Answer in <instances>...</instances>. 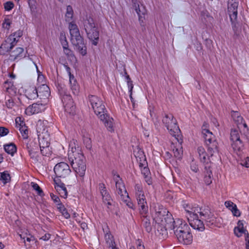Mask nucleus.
<instances>
[{"label":"nucleus","mask_w":249,"mask_h":249,"mask_svg":"<svg viewBox=\"0 0 249 249\" xmlns=\"http://www.w3.org/2000/svg\"><path fill=\"white\" fill-rule=\"evenodd\" d=\"M69 160L76 174L83 177L86 170L85 158L82 153L76 148L72 147L68 151Z\"/></svg>","instance_id":"f257e3e1"},{"label":"nucleus","mask_w":249,"mask_h":249,"mask_svg":"<svg viewBox=\"0 0 249 249\" xmlns=\"http://www.w3.org/2000/svg\"><path fill=\"white\" fill-rule=\"evenodd\" d=\"M69 29L72 44L76 47V50L82 55H85L87 53L86 47L84 43L83 39L80 34L77 25L73 22H70Z\"/></svg>","instance_id":"f03ea898"},{"label":"nucleus","mask_w":249,"mask_h":249,"mask_svg":"<svg viewBox=\"0 0 249 249\" xmlns=\"http://www.w3.org/2000/svg\"><path fill=\"white\" fill-rule=\"evenodd\" d=\"M83 26L88 37L92 41L94 45H97L99 40V32L94 20L91 16H86L83 20Z\"/></svg>","instance_id":"7ed1b4c3"},{"label":"nucleus","mask_w":249,"mask_h":249,"mask_svg":"<svg viewBox=\"0 0 249 249\" xmlns=\"http://www.w3.org/2000/svg\"><path fill=\"white\" fill-rule=\"evenodd\" d=\"M194 211V212H197L198 219L201 220L203 224L204 221L207 226L212 228L217 226L216 217L209 207H199Z\"/></svg>","instance_id":"20e7f679"},{"label":"nucleus","mask_w":249,"mask_h":249,"mask_svg":"<svg viewBox=\"0 0 249 249\" xmlns=\"http://www.w3.org/2000/svg\"><path fill=\"white\" fill-rule=\"evenodd\" d=\"M183 208L185 211L188 213L190 217L188 218L189 221L190 226L194 229L197 230L199 231H203L205 229L204 224L198 219V215L197 212H194L195 210L198 208V207H193L189 203H184Z\"/></svg>","instance_id":"39448f33"},{"label":"nucleus","mask_w":249,"mask_h":249,"mask_svg":"<svg viewBox=\"0 0 249 249\" xmlns=\"http://www.w3.org/2000/svg\"><path fill=\"white\" fill-rule=\"evenodd\" d=\"M168 225L166 224V230H173L176 236L181 234L185 231L190 230L188 225L182 219H177L174 220L172 215H169L167 218Z\"/></svg>","instance_id":"423d86ee"},{"label":"nucleus","mask_w":249,"mask_h":249,"mask_svg":"<svg viewBox=\"0 0 249 249\" xmlns=\"http://www.w3.org/2000/svg\"><path fill=\"white\" fill-rule=\"evenodd\" d=\"M169 215L171 214L162 206L159 204L155 206L154 212L152 213L153 220L165 229L166 228V224L168 225L167 218L169 217Z\"/></svg>","instance_id":"0eeeda50"},{"label":"nucleus","mask_w":249,"mask_h":249,"mask_svg":"<svg viewBox=\"0 0 249 249\" xmlns=\"http://www.w3.org/2000/svg\"><path fill=\"white\" fill-rule=\"evenodd\" d=\"M57 88L65 110L69 114H73L75 112V106L71 97L67 93L64 86L59 85Z\"/></svg>","instance_id":"6e6552de"},{"label":"nucleus","mask_w":249,"mask_h":249,"mask_svg":"<svg viewBox=\"0 0 249 249\" xmlns=\"http://www.w3.org/2000/svg\"><path fill=\"white\" fill-rule=\"evenodd\" d=\"M162 122L169 130L170 134L173 136H179L180 131L177 125V120L171 114H165L162 119Z\"/></svg>","instance_id":"1a4fd4ad"},{"label":"nucleus","mask_w":249,"mask_h":249,"mask_svg":"<svg viewBox=\"0 0 249 249\" xmlns=\"http://www.w3.org/2000/svg\"><path fill=\"white\" fill-rule=\"evenodd\" d=\"M89 102L94 113L100 117L102 114H104L107 111L103 101L95 95H89Z\"/></svg>","instance_id":"9d476101"},{"label":"nucleus","mask_w":249,"mask_h":249,"mask_svg":"<svg viewBox=\"0 0 249 249\" xmlns=\"http://www.w3.org/2000/svg\"><path fill=\"white\" fill-rule=\"evenodd\" d=\"M230 139L232 142L231 146L234 151L240 152L243 149L244 144L240 139V134L237 129H232L231 130Z\"/></svg>","instance_id":"9b49d317"},{"label":"nucleus","mask_w":249,"mask_h":249,"mask_svg":"<svg viewBox=\"0 0 249 249\" xmlns=\"http://www.w3.org/2000/svg\"><path fill=\"white\" fill-rule=\"evenodd\" d=\"M238 0H229L228 3V13L232 24L236 25L237 17Z\"/></svg>","instance_id":"f8f14e48"},{"label":"nucleus","mask_w":249,"mask_h":249,"mask_svg":"<svg viewBox=\"0 0 249 249\" xmlns=\"http://www.w3.org/2000/svg\"><path fill=\"white\" fill-rule=\"evenodd\" d=\"M114 180L116 182V187L117 193L120 196L121 199L123 201H127L129 199L128 195L126 192L125 186L122 182L121 179H120V176L117 175L114 176Z\"/></svg>","instance_id":"ddd939ff"},{"label":"nucleus","mask_w":249,"mask_h":249,"mask_svg":"<svg viewBox=\"0 0 249 249\" xmlns=\"http://www.w3.org/2000/svg\"><path fill=\"white\" fill-rule=\"evenodd\" d=\"M54 172L57 177L59 178H66L70 174L71 171L67 163L64 162H61L57 163L54 166Z\"/></svg>","instance_id":"4468645a"},{"label":"nucleus","mask_w":249,"mask_h":249,"mask_svg":"<svg viewBox=\"0 0 249 249\" xmlns=\"http://www.w3.org/2000/svg\"><path fill=\"white\" fill-rule=\"evenodd\" d=\"M48 122L47 121H38L36 125V130L38 139L46 138H49L48 128L47 127Z\"/></svg>","instance_id":"2eb2a0df"},{"label":"nucleus","mask_w":249,"mask_h":249,"mask_svg":"<svg viewBox=\"0 0 249 249\" xmlns=\"http://www.w3.org/2000/svg\"><path fill=\"white\" fill-rule=\"evenodd\" d=\"M99 188L100 194L102 196L103 202L105 204L107 205V208H109L108 206L111 205L112 201L111 197L107 191L104 184L99 183Z\"/></svg>","instance_id":"dca6fc26"},{"label":"nucleus","mask_w":249,"mask_h":249,"mask_svg":"<svg viewBox=\"0 0 249 249\" xmlns=\"http://www.w3.org/2000/svg\"><path fill=\"white\" fill-rule=\"evenodd\" d=\"M178 241L185 245L190 244L193 241V236L191 233L190 229L185 231L181 234L176 236Z\"/></svg>","instance_id":"f3484780"},{"label":"nucleus","mask_w":249,"mask_h":249,"mask_svg":"<svg viewBox=\"0 0 249 249\" xmlns=\"http://www.w3.org/2000/svg\"><path fill=\"white\" fill-rule=\"evenodd\" d=\"M16 127L19 129L23 138L27 139L28 138L29 130L23 121H21V118L17 117L16 119Z\"/></svg>","instance_id":"a211bd4d"},{"label":"nucleus","mask_w":249,"mask_h":249,"mask_svg":"<svg viewBox=\"0 0 249 249\" xmlns=\"http://www.w3.org/2000/svg\"><path fill=\"white\" fill-rule=\"evenodd\" d=\"M99 118L101 121L104 122L105 125L108 131L110 132H113L114 131V120L112 118L110 117L108 114L105 112L104 114H102V115H100Z\"/></svg>","instance_id":"6ab92c4d"},{"label":"nucleus","mask_w":249,"mask_h":249,"mask_svg":"<svg viewBox=\"0 0 249 249\" xmlns=\"http://www.w3.org/2000/svg\"><path fill=\"white\" fill-rule=\"evenodd\" d=\"M44 109V106L42 104L34 103L29 106L25 110V113L28 115H32L38 113Z\"/></svg>","instance_id":"aec40b11"},{"label":"nucleus","mask_w":249,"mask_h":249,"mask_svg":"<svg viewBox=\"0 0 249 249\" xmlns=\"http://www.w3.org/2000/svg\"><path fill=\"white\" fill-rule=\"evenodd\" d=\"M136 198L140 210L141 214L142 215H145V214H147L148 209L145 196Z\"/></svg>","instance_id":"412c9836"},{"label":"nucleus","mask_w":249,"mask_h":249,"mask_svg":"<svg viewBox=\"0 0 249 249\" xmlns=\"http://www.w3.org/2000/svg\"><path fill=\"white\" fill-rule=\"evenodd\" d=\"M15 45L16 44L8 37L0 47V53L4 54L5 52H10L11 53L12 49Z\"/></svg>","instance_id":"4be33fe9"},{"label":"nucleus","mask_w":249,"mask_h":249,"mask_svg":"<svg viewBox=\"0 0 249 249\" xmlns=\"http://www.w3.org/2000/svg\"><path fill=\"white\" fill-rule=\"evenodd\" d=\"M202 134L205 139V144L206 142H212L215 140L213 134L207 128V124H204L202 127Z\"/></svg>","instance_id":"5701e85b"},{"label":"nucleus","mask_w":249,"mask_h":249,"mask_svg":"<svg viewBox=\"0 0 249 249\" xmlns=\"http://www.w3.org/2000/svg\"><path fill=\"white\" fill-rule=\"evenodd\" d=\"M204 181L206 184L209 185L212 182V172L211 170V163H208L204 167Z\"/></svg>","instance_id":"b1692460"},{"label":"nucleus","mask_w":249,"mask_h":249,"mask_svg":"<svg viewBox=\"0 0 249 249\" xmlns=\"http://www.w3.org/2000/svg\"><path fill=\"white\" fill-rule=\"evenodd\" d=\"M25 95L30 99L33 100L38 97V91L34 86H30L25 89Z\"/></svg>","instance_id":"393cba45"},{"label":"nucleus","mask_w":249,"mask_h":249,"mask_svg":"<svg viewBox=\"0 0 249 249\" xmlns=\"http://www.w3.org/2000/svg\"><path fill=\"white\" fill-rule=\"evenodd\" d=\"M234 233L238 237H241L243 234H244L246 237L247 233H249L248 231L244 228L243 221L239 220L238 221L237 226L234 229Z\"/></svg>","instance_id":"a878e982"},{"label":"nucleus","mask_w":249,"mask_h":249,"mask_svg":"<svg viewBox=\"0 0 249 249\" xmlns=\"http://www.w3.org/2000/svg\"><path fill=\"white\" fill-rule=\"evenodd\" d=\"M38 97L40 99H47L50 96L49 88L46 85H42L37 89Z\"/></svg>","instance_id":"bb28decb"},{"label":"nucleus","mask_w":249,"mask_h":249,"mask_svg":"<svg viewBox=\"0 0 249 249\" xmlns=\"http://www.w3.org/2000/svg\"><path fill=\"white\" fill-rule=\"evenodd\" d=\"M10 55L11 59H20L24 56V49L21 47H17L15 50H11Z\"/></svg>","instance_id":"cd10ccee"},{"label":"nucleus","mask_w":249,"mask_h":249,"mask_svg":"<svg viewBox=\"0 0 249 249\" xmlns=\"http://www.w3.org/2000/svg\"><path fill=\"white\" fill-rule=\"evenodd\" d=\"M205 144L207 147L208 153L210 156L218 152V143L216 140L212 142H206Z\"/></svg>","instance_id":"c85d7f7f"},{"label":"nucleus","mask_w":249,"mask_h":249,"mask_svg":"<svg viewBox=\"0 0 249 249\" xmlns=\"http://www.w3.org/2000/svg\"><path fill=\"white\" fill-rule=\"evenodd\" d=\"M69 83L73 93L74 94H77L79 92V88L76 80L73 74L69 75Z\"/></svg>","instance_id":"c756f323"},{"label":"nucleus","mask_w":249,"mask_h":249,"mask_svg":"<svg viewBox=\"0 0 249 249\" xmlns=\"http://www.w3.org/2000/svg\"><path fill=\"white\" fill-rule=\"evenodd\" d=\"M55 189L58 192L61 197L64 198L67 197L68 193L66 188L63 183L55 185Z\"/></svg>","instance_id":"7c9ffc66"},{"label":"nucleus","mask_w":249,"mask_h":249,"mask_svg":"<svg viewBox=\"0 0 249 249\" xmlns=\"http://www.w3.org/2000/svg\"><path fill=\"white\" fill-rule=\"evenodd\" d=\"M133 6L135 7V11L137 13L138 16H144L146 13V10L143 5H141L138 2H133Z\"/></svg>","instance_id":"2f4dec72"},{"label":"nucleus","mask_w":249,"mask_h":249,"mask_svg":"<svg viewBox=\"0 0 249 249\" xmlns=\"http://www.w3.org/2000/svg\"><path fill=\"white\" fill-rule=\"evenodd\" d=\"M105 239L107 247L112 248L115 246V242L114 241L113 237L109 232H107V231L105 235Z\"/></svg>","instance_id":"473e14b6"},{"label":"nucleus","mask_w":249,"mask_h":249,"mask_svg":"<svg viewBox=\"0 0 249 249\" xmlns=\"http://www.w3.org/2000/svg\"><path fill=\"white\" fill-rule=\"evenodd\" d=\"M142 224L145 228L146 231L147 232H150L152 230V227L151 225V223L150 222V219L147 217L146 214H145V215H142Z\"/></svg>","instance_id":"72a5a7b5"},{"label":"nucleus","mask_w":249,"mask_h":249,"mask_svg":"<svg viewBox=\"0 0 249 249\" xmlns=\"http://www.w3.org/2000/svg\"><path fill=\"white\" fill-rule=\"evenodd\" d=\"M4 150L6 153L13 156L17 151V147L14 143L6 144L4 146Z\"/></svg>","instance_id":"f704fd0d"},{"label":"nucleus","mask_w":249,"mask_h":249,"mask_svg":"<svg viewBox=\"0 0 249 249\" xmlns=\"http://www.w3.org/2000/svg\"><path fill=\"white\" fill-rule=\"evenodd\" d=\"M135 195L136 198L141 197L145 196L143 188L141 184H136L135 186Z\"/></svg>","instance_id":"c9c22d12"},{"label":"nucleus","mask_w":249,"mask_h":249,"mask_svg":"<svg viewBox=\"0 0 249 249\" xmlns=\"http://www.w3.org/2000/svg\"><path fill=\"white\" fill-rule=\"evenodd\" d=\"M19 236L21 239L24 240V243L25 242V241L30 243L31 242H34L35 240V238L33 236L27 232L19 234Z\"/></svg>","instance_id":"e433bc0d"},{"label":"nucleus","mask_w":249,"mask_h":249,"mask_svg":"<svg viewBox=\"0 0 249 249\" xmlns=\"http://www.w3.org/2000/svg\"><path fill=\"white\" fill-rule=\"evenodd\" d=\"M22 36V32L20 30H18L14 34L10 35L8 37L9 39L12 40L15 44L18 41V39L20 37Z\"/></svg>","instance_id":"4c0bfd02"},{"label":"nucleus","mask_w":249,"mask_h":249,"mask_svg":"<svg viewBox=\"0 0 249 249\" xmlns=\"http://www.w3.org/2000/svg\"><path fill=\"white\" fill-rule=\"evenodd\" d=\"M57 208L66 218H70V214L62 203L57 204Z\"/></svg>","instance_id":"58836bf2"},{"label":"nucleus","mask_w":249,"mask_h":249,"mask_svg":"<svg viewBox=\"0 0 249 249\" xmlns=\"http://www.w3.org/2000/svg\"><path fill=\"white\" fill-rule=\"evenodd\" d=\"M5 106L8 108H12L15 106V103L12 97L6 96L5 97Z\"/></svg>","instance_id":"ea45409f"},{"label":"nucleus","mask_w":249,"mask_h":249,"mask_svg":"<svg viewBox=\"0 0 249 249\" xmlns=\"http://www.w3.org/2000/svg\"><path fill=\"white\" fill-rule=\"evenodd\" d=\"M73 10L71 6L69 5L67 7V12L66 13V20L67 21H70L73 17Z\"/></svg>","instance_id":"a19ab883"},{"label":"nucleus","mask_w":249,"mask_h":249,"mask_svg":"<svg viewBox=\"0 0 249 249\" xmlns=\"http://www.w3.org/2000/svg\"><path fill=\"white\" fill-rule=\"evenodd\" d=\"M232 117L234 121L237 123V126L244 121L243 117L240 116L238 112H234L232 114Z\"/></svg>","instance_id":"79ce46f5"},{"label":"nucleus","mask_w":249,"mask_h":249,"mask_svg":"<svg viewBox=\"0 0 249 249\" xmlns=\"http://www.w3.org/2000/svg\"><path fill=\"white\" fill-rule=\"evenodd\" d=\"M39 143L40 148L49 147L50 145L49 138L47 139L46 138L39 139Z\"/></svg>","instance_id":"37998d69"},{"label":"nucleus","mask_w":249,"mask_h":249,"mask_svg":"<svg viewBox=\"0 0 249 249\" xmlns=\"http://www.w3.org/2000/svg\"><path fill=\"white\" fill-rule=\"evenodd\" d=\"M173 152L174 153V156L179 159L181 158L182 155V151L181 150V148L179 147H175L174 146V148L173 149Z\"/></svg>","instance_id":"c03bdc74"},{"label":"nucleus","mask_w":249,"mask_h":249,"mask_svg":"<svg viewBox=\"0 0 249 249\" xmlns=\"http://www.w3.org/2000/svg\"><path fill=\"white\" fill-rule=\"evenodd\" d=\"M0 179L2 180L4 183L8 182L10 179L9 174L5 172L0 173Z\"/></svg>","instance_id":"a18cd8bd"},{"label":"nucleus","mask_w":249,"mask_h":249,"mask_svg":"<svg viewBox=\"0 0 249 249\" xmlns=\"http://www.w3.org/2000/svg\"><path fill=\"white\" fill-rule=\"evenodd\" d=\"M31 185H32V187H33V188L37 192V193L38 195H39L40 196H42L44 195V194H43V192L42 189L40 188V187L39 186V185L37 183H34V182H32Z\"/></svg>","instance_id":"49530a36"},{"label":"nucleus","mask_w":249,"mask_h":249,"mask_svg":"<svg viewBox=\"0 0 249 249\" xmlns=\"http://www.w3.org/2000/svg\"><path fill=\"white\" fill-rule=\"evenodd\" d=\"M5 92H6L9 95H7V96H10L11 97L15 96L17 91V89L16 88L13 86H12L10 88H9L7 90H5Z\"/></svg>","instance_id":"de8ad7c7"},{"label":"nucleus","mask_w":249,"mask_h":249,"mask_svg":"<svg viewBox=\"0 0 249 249\" xmlns=\"http://www.w3.org/2000/svg\"><path fill=\"white\" fill-rule=\"evenodd\" d=\"M209 153L207 154L206 152L205 153V155H202V156H199L200 160L201 162L204 163V166L208 163H211L210 161H209Z\"/></svg>","instance_id":"09e8293b"},{"label":"nucleus","mask_w":249,"mask_h":249,"mask_svg":"<svg viewBox=\"0 0 249 249\" xmlns=\"http://www.w3.org/2000/svg\"><path fill=\"white\" fill-rule=\"evenodd\" d=\"M145 164H143L142 162H140L139 166L140 167L142 168L143 167V169H142V173L143 174L145 178H147V176L149 175V171L148 168L146 167H144Z\"/></svg>","instance_id":"8fccbe9b"},{"label":"nucleus","mask_w":249,"mask_h":249,"mask_svg":"<svg viewBox=\"0 0 249 249\" xmlns=\"http://www.w3.org/2000/svg\"><path fill=\"white\" fill-rule=\"evenodd\" d=\"M238 128L240 129H243L244 133L248 132L249 130L248 126L246 123L245 122L244 120L243 122H242V123L239 124L238 125Z\"/></svg>","instance_id":"3c124183"},{"label":"nucleus","mask_w":249,"mask_h":249,"mask_svg":"<svg viewBox=\"0 0 249 249\" xmlns=\"http://www.w3.org/2000/svg\"><path fill=\"white\" fill-rule=\"evenodd\" d=\"M29 6L32 11H35L36 9V0H28Z\"/></svg>","instance_id":"603ef678"},{"label":"nucleus","mask_w":249,"mask_h":249,"mask_svg":"<svg viewBox=\"0 0 249 249\" xmlns=\"http://www.w3.org/2000/svg\"><path fill=\"white\" fill-rule=\"evenodd\" d=\"M11 23V21L10 19H8V18L5 19L2 23V27L3 28L8 30L9 29Z\"/></svg>","instance_id":"864d4df0"},{"label":"nucleus","mask_w":249,"mask_h":249,"mask_svg":"<svg viewBox=\"0 0 249 249\" xmlns=\"http://www.w3.org/2000/svg\"><path fill=\"white\" fill-rule=\"evenodd\" d=\"M225 205L230 211H231L234 207H236V204L231 201H227L225 202Z\"/></svg>","instance_id":"5fc2aeb1"},{"label":"nucleus","mask_w":249,"mask_h":249,"mask_svg":"<svg viewBox=\"0 0 249 249\" xmlns=\"http://www.w3.org/2000/svg\"><path fill=\"white\" fill-rule=\"evenodd\" d=\"M240 164L247 168L249 167V157H246L241 160Z\"/></svg>","instance_id":"6e6d98bb"},{"label":"nucleus","mask_w":249,"mask_h":249,"mask_svg":"<svg viewBox=\"0 0 249 249\" xmlns=\"http://www.w3.org/2000/svg\"><path fill=\"white\" fill-rule=\"evenodd\" d=\"M14 3L11 1H7L4 3V8L7 11L11 10L14 7Z\"/></svg>","instance_id":"4d7b16f0"},{"label":"nucleus","mask_w":249,"mask_h":249,"mask_svg":"<svg viewBox=\"0 0 249 249\" xmlns=\"http://www.w3.org/2000/svg\"><path fill=\"white\" fill-rule=\"evenodd\" d=\"M41 153L43 156H47L50 153V149L49 147H41L40 148Z\"/></svg>","instance_id":"13d9d810"},{"label":"nucleus","mask_w":249,"mask_h":249,"mask_svg":"<svg viewBox=\"0 0 249 249\" xmlns=\"http://www.w3.org/2000/svg\"><path fill=\"white\" fill-rule=\"evenodd\" d=\"M13 83L11 81H6L3 84V90L5 91L13 86Z\"/></svg>","instance_id":"bf43d9fd"},{"label":"nucleus","mask_w":249,"mask_h":249,"mask_svg":"<svg viewBox=\"0 0 249 249\" xmlns=\"http://www.w3.org/2000/svg\"><path fill=\"white\" fill-rule=\"evenodd\" d=\"M9 133V130L4 127H0V136H4L8 134Z\"/></svg>","instance_id":"052dcab7"},{"label":"nucleus","mask_w":249,"mask_h":249,"mask_svg":"<svg viewBox=\"0 0 249 249\" xmlns=\"http://www.w3.org/2000/svg\"><path fill=\"white\" fill-rule=\"evenodd\" d=\"M137 249H145V248L143 245L142 244V241L140 240H138L136 242ZM130 249H135L134 247H131Z\"/></svg>","instance_id":"680f3d73"},{"label":"nucleus","mask_w":249,"mask_h":249,"mask_svg":"<svg viewBox=\"0 0 249 249\" xmlns=\"http://www.w3.org/2000/svg\"><path fill=\"white\" fill-rule=\"evenodd\" d=\"M50 196L51 197V198L53 200V201L57 204L58 203H61L60 202V199L58 196L54 195L53 194H51Z\"/></svg>","instance_id":"e2e57ef3"},{"label":"nucleus","mask_w":249,"mask_h":249,"mask_svg":"<svg viewBox=\"0 0 249 249\" xmlns=\"http://www.w3.org/2000/svg\"><path fill=\"white\" fill-rule=\"evenodd\" d=\"M191 169L192 171L195 173H197L199 169L197 165H196L195 163L192 162L191 164Z\"/></svg>","instance_id":"0e129e2a"},{"label":"nucleus","mask_w":249,"mask_h":249,"mask_svg":"<svg viewBox=\"0 0 249 249\" xmlns=\"http://www.w3.org/2000/svg\"><path fill=\"white\" fill-rule=\"evenodd\" d=\"M234 216L239 217L240 216V212L239 210L237 209V206L234 207L233 209L231 211Z\"/></svg>","instance_id":"69168bd1"},{"label":"nucleus","mask_w":249,"mask_h":249,"mask_svg":"<svg viewBox=\"0 0 249 249\" xmlns=\"http://www.w3.org/2000/svg\"><path fill=\"white\" fill-rule=\"evenodd\" d=\"M145 18L144 16H139V20L140 24V25L144 28L145 26V23L144 21Z\"/></svg>","instance_id":"338daca9"},{"label":"nucleus","mask_w":249,"mask_h":249,"mask_svg":"<svg viewBox=\"0 0 249 249\" xmlns=\"http://www.w3.org/2000/svg\"><path fill=\"white\" fill-rule=\"evenodd\" d=\"M197 152L199 154V156H202V155H205V153L206 152L205 149L202 147L199 146L197 148Z\"/></svg>","instance_id":"774afa93"}]
</instances>
